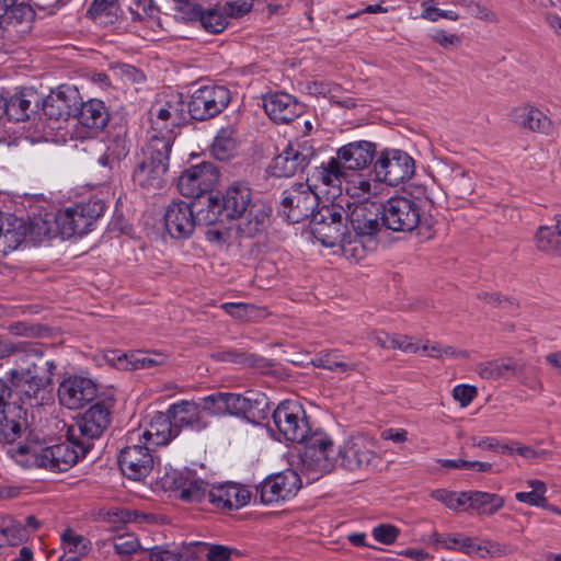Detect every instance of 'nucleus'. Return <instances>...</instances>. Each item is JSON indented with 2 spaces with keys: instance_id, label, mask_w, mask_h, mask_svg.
<instances>
[{
  "instance_id": "1",
  "label": "nucleus",
  "mask_w": 561,
  "mask_h": 561,
  "mask_svg": "<svg viewBox=\"0 0 561 561\" xmlns=\"http://www.w3.org/2000/svg\"><path fill=\"white\" fill-rule=\"evenodd\" d=\"M55 369L54 360L46 359L34 344L15 359V368L11 370L12 397L9 401L22 405L25 413L27 408L43 405L50 399L47 387L53 381Z\"/></svg>"
},
{
  "instance_id": "2",
  "label": "nucleus",
  "mask_w": 561,
  "mask_h": 561,
  "mask_svg": "<svg viewBox=\"0 0 561 561\" xmlns=\"http://www.w3.org/2000/svg\"><path fill=\"white\" fill-rule=\"evenodd\" d=\"M310 232L321 245L332 249L333 254H342L353 262L365 257L364 245L352 239L346 213L340 205L321 206L310 219Z\"/></svg>"
},
{
  "instance_id": "3",
  "label": "nucleus",
  "mask_w": 561,
  "mask_h": 561,
  "mask_svg": "<svg viewBox=\"0 0 561 561\" xmlns=\"http://www.w3.org/2000/svg\"><path fill=\"white\" fill-rule=\"evenodd\" d=\"M219 197L225 217L240 219L238 231L242 236L251 238L265 229L271 208L253 198V192L247 182H232Z\"/></svg>"
},
{
  "instance_id": "4",
  "label": "nucleus",
  "mask_w": 561,
  "mask_h": 561,
  "mask_svg": "<svg viewBox=\"0 0 561 561\" xmlns=\"http://www.w3.org/2000/svg\"><path fill=\"white\" fill-rule=\"evenodd\" d=\"M299 456L298 470L307 483L318 481L324 474L341 466V451L324 433H312L306 440Z\"/></svg>"
},
{
  "instance_id": "5",
  "label": "nucleus",
  "mask_w": 561,
  "mask_h": 561,
  "mask_svg": "<svg viewBox=\"0 0 561 561\" xmlns=\"http://www.w3.org/2000/svg\"><path fill=\"white\" fill-rule=\"evenodd\" d=\"M171 149L169 137L162 140L156 137H148L137 158L133 172L134 183L146 190L162 187L169 169Z\"/></svg>"
},
{
  "instance_id": "6",
  "label": "nucleus",
  "mask_w": 561,
  "mask_h": 561,
  "mask_svg": "<svg viewBox=\"0 0 561 561\" xmlns=\"http://www.w3.org/2000/svg\"><path fill=\"white\" fill-rule=\"evenodd\" d=\"M186 111L183 98L178 92H170L165 100H157L149 111V137L159 140L170 138L172 147L175 138V128L186 122Z\"/></svg>"
},
{
  "instance_id": "7",
  "label": "nucleus",
  "mask_w": 561,
  "mask_h": 561,
  "mask_svg": "<svg viewBox=\"0 0 561 561\" xmlns=\"http://www.w3.org/2000/svg\"><path fill=\"white\" fill-rule=\"evenodd\" d=\"M90 445L79 440L75 428L68 430L66 442L41 448L34 453L35 463L54 472L67 471L85 456Z\"/></svg>"
},
{
  "instance_id": "8",
  "label": "nucleus",
  "mask_w": 561,
  "mask_h": 561,
  "mask_svg": "<svg viewBox=\"0 0 561 561\" xmlns=\"http://www.w3.org/2000/svg\"><path fill=\"white\" fill-rule=\"evenodd\" d=\"M104 210L105 204L101 199L77 204L59 211L55 217V225L64 238L81 236L90 231Z\"/></svg>"
},
{
  "instance_id": "9",
  "label": "nucleus",
  "mask_w": 561,
  "mask_h": 561,
  "mask_svg": "<svg viewBox=\"0 0 561 561\" xmlns=\"http://www.w3.org/2000/svg\"><path fill=\"white\" fill-rule=\"evenodd\" d=\"M339 449L341 466L348 471L367 470L380 462L378 442L366 435L352 436Z\"/></svg>"
},
{
  "instance_id": "10",
  "label": "nucleus",
  "mask_w": 561,
  "mask_h": 561,
  "mask_svg": "<svg viewBox=\"0 0 561 561\" xmlns=\"http://www.w3.org/2000/svg\"><path fill=\"white\" fill-rule=\"evenodd\" d=\"M162 486L187 503L206 502L209 483L191 469H171L161 477Z\"/></svg>"
},
{
  "instance_id": "11",
  "label": "nucleus",
  "mask_w": 561,
  "mask_h": 561,
  "mask_svg": "<svg viewBox=\"0 0 561 561\" xmlns=\"http://www.w3.org/2000/svg\"><path fill=\"white\" fill-rule=\"evenodd\" d=\"M379 213L380 207L377 203H359L346 214L352 239H357L364 245L365 254L376 245V236L380 230Z\"/></svg>"
},
{
  "instance_id": "12",
  "label": "nucleus",
  "mask_w": 561,
  "mask_h": 561,
  "mask_svg": "<svg viewBox=\"0 0 561 561\" xmlns=\"http://www.w3.org/2000/svg\"><path fill=\"white\" fill-rule=\"evenodd\" d=\"M273 422L288 442L302 443L310 428L302 405L296 400H284L273 412Z\"/></svg>"
},
{
  "instance_id": "13",
  "label": "nucleus",
  "mask_w": 561,
  "mask_h": 561,
  "mask_svg": "<svg viewBox=\"0 0 561 561\" xmlns=\"http://www.w3.org/2000/svg\"><path fill=\"white\" fill-rule=\"evenodd\" d=\"M175 436H178V430L174 428L169 412H156L137 428L128 431L126 440L128 443L142 442L153 449L169 444Z\"/></svg>"
},
{
  "instance_id": "14",
  "label": "nucleus",
  "mask_w": 561,
  "mask_h": 561,
  "mask_svg": "<svg viewBox=\"0 0 561 561\" xmlns=\"http://www.w3.org/2000/svg\"><path fill=\"white\" fill-rule=\"evenodd\" d=\"M379 183L394 186L409 180L414 173L413 159L404 151L388 149L380 152L374 164Z\"/></svg>"
},
{
  "instance_id": "15",
  "label": "nucleus",
  "mask_w": 561,
  "mask_h": 561,
  "mask_svg": "<svg viewBox=\"0 0 561 561\" xmlns=\"http://www.w3.org/2000/svg\"><path fill=\"white\" fill-rule=\"evenodd\" d=\"M230 92L222 85H203L196 89L187 103L193 119L204 121L219 114L229 103Z\"/></svg>"
},
{
  "instance_id": "16",
  "label": "nucleus",
  "mask_w": 561,
  "mask_h": 561,
  "mask_svg": "<svg viewBox=\"0 0 561 561\" xmlns=\"http://www.w3.org/2000/svg\"><path fill=\"white\" fill-rule=\"evenodd\" d=\"M420 220V207L411 198L392 197L382 206V222L392 231L410 232L419 226Z\"/></svg>"
},
{
  "instance_id": "17",
  "label": "nucleus",
  "mask_w": 561,
  "mask_h": 561,
  "mask_svg": "<svg viewBox=\"0 0 561 561\" xmlns=\"http://www.w3.org/2000/svg\"><path fill=\"white\" fill-rule=\"evenodd\" d=\"M12 391L8 382L0 379V444H12L25 426V412L15 401H9Z\"/></svg>"
},
{
  "instance_id": "18",
  "label": "nucleus",
  "mask_w": 561,
  "mask_h": 561,
  "mask_svg": "<svg viewBox=\"0 0 561 561\" xmlns=\"http://www.w3.org/2000/svg\"><path fill=\"white\" fill-rule=\"evenodd\" d=\"M319 197L308 183H297L283 192V211L289 222H300L316 213Z\"/></svg>"
},
{
  "instance_id": "19",
  "label": "nucleus",
  "mask_w": 561,
  "mask_h": 561,
  "mask_svg": "<svg viewBox=\"0 0 561 561\" xmlns=\"http://www.w3.org/2000/svg\"><path fill=\"white\" fill-rule=\"evenodd\" d=\"M219 178L217 167L202 161L185 169L178 180L179 192L186 197H199L213 190Z\"/></svg>"
},
{
  "instance_id": "20",
  "label": "nucleus",
  "mask_w": 561,
  "mask_h": 561,
  "mask_svg": "<svg viewBox=\"0 0 561 561\" xmlns=\"http://www.w3.org/2000/svg\"><path fill=\"white\" fill-rule=\"evenodd\" d=\"M314 157V149L308 140L288 142L271 164L273 175L293 176L304 171Z\"/></svg>"
},
{
  "instance_id": "21",
  "label": "nucleus",
  "mask_w": 561,
  "mask_h": 561,
  "mask_svg": "<svg viewBox=\"0 0 561 561\" xmlns=\"http://www.w3.org/2000/svg\"><path fill=\"white\" fill-rule=\"evenodd\" d=\"M153 449L142 442L128 443L121 447L118 465L121 471L130 480H140L147 477L153 466Z\"/></svg>"
},
{
  "instance_id": "22",
  "label": "nucleus",
  "mask_w": 561,
  "mask_h": 561,
  "mask_svg": "<svg viewBox=\"0 0 561 561\" xmlns=\"http://www.w3.org/2000/svg\"><path fill=\"white\" fill-rule=\"evenodd\" d=\"M302 478L293 470H285L266 478L259 488L261 502L277 503L294 497L301 486Z\"/></svg>"
},
{
  "instance_id": "23",
  "label": "nucleus",
  "mask_w": 561,
  "mask_h": 561,
  "mask_svg": "<svg viewBox=\"0 0 561 561\" xmlns=\"http://www.w3.org/2000/svg\"><path fill=\"white\" fill-rule=\"evenodd\" d=\"M1 10L3 13L0 15V31L4 39L15 42L31 31L34 11L30 5L16 2Z\"/></svg>"
},
{
  "instance_id": "24",
  "label": "nucleus",
  "mask_w": 561,
  "mask_h": 561,
  "mask_svg": "<svg viewBox=\"0 0 561 561\" xmlns=\"http://www.w3.org/2000/svg\"><path fill=\"white\" fill-rule=\"evenodd\" d=\"M163 220L167 232L174 239L188 238L196 226L192 205L180 199L167 206Z\"/></svg>"
},
{
  "instance_id": "25",
  "label": "nucleus",
  "mask_w": 561,
  "mask_h": 561,
  "mask_svg": "<svg viewBox=\"0 0 561 561\" xmlns=\"http://www.w3.org/2000/svg\"><path fill=\"white\" fill-rule=\"evenodd\" d=\"M96 396L95 383L84 377L72 376L65 379L58 387L60 403L71 410L80 409Z\"/></svg>"
},
{
  "instance_id": "26",
  "label": "nucleus",
  "mask_w": 561,
  "mask_h": 561,
  "mask_svg": "<svg viewBox=\"0 0 561 561\" xmlns=\"http://www.w3.org/2000/svg\"><path fill=\"white\" fill-rule=\"evenodd\" d=\"M251 499V492L237 483L224 482L208 486L206 502L218 510H238L245 506Z\"/></svg>"
},
{
  "instance_id": "27",
  "label": "nucleus",
  "mask_w": 561,
  "mask_h": 561,
  "mask_svg": "<svg viewBox=\"0 0 561 561\" xmlns=\"http://www.w3.org/2000/svg\"><path fill=\"white\" fill-rule=\"evenodd\" d=\"M104 359L111 366L121 370H135L160 366L167 357L162 354H148L142 351L124 353L119 350H110L104 354Z\"/></svg>"
},
{
  "instance_id": "28",
  "label": "nucleus",
  "mask_w": 561,
  "mask_h": 561,
  "mask_svg": "<svg viewBox=\"0 0 561 561\" xmlns=\"http://www.w3.org/2000/svg\"><path fill=\"white\" fill-rule=\"evenodd\" d=\"M110 425V411L102 404L96 403L90 407L77 421L76 434L80 435L79 440L90 445V440L99 438Z\"/></svg>"
},
{
  "instance_id": "29",
  "label": "nucleus",
  "mask_w": 561,
  "mask_h": 561,
  "mask_svg": "<svg viewBox=\"0 0 561 561\" xmlns=\"http://www.w3.org/2000/svg\"><path fill=\"white\" fill-rule=\"evenodd\" d=\"M263 107L275 123H287L302 113V105L286 92H273L263 98Z\"/></svg>"
},
{
  "instance_id": "30",
  "label": "nucleus",
  "mask_w": 561,
  "mask_h": 561,
  "mask_svg": "<svg viewBox=\"0 0 561 561\" xmlns=\"http://www.w3.org/2000/svg\"><path fill=\"white\" fill-rule=\"evenodd\" d=\"M226 414L254 419L267 407L264 393L247 391L244 394L225 392Z\"/></svg>"
},
{
  "instance_id": "31",
  "label": "nucleus",
  "mask_w": 561,
  "mask_h": 561,
  "mask_svg": "<svg viewBox=\"0 0 561 561\" xmlns=\"http://www.w3.org/2000/svg\"><path fill=\"white\" fill-rule=\"evenodd\" d=\"M168 411L178 432L180 428L199 432L207 426V421L199 403L181 401L172 404Z\"/></svg>"
},
{
  "instance_id": "32",
  "label": "nucleus",
  "mask_w": 561,
  "mask_h": 561,
  "mask_svg": "<svg viewBox=\"0 0 561 561\" xmlns=\"http://www.w3.org/2000/svg\"><path fill=\"white\" fill-rule=\"evenodd\" d=\"M376 154V145L367 140L348 142L337 149L336 156L346 170H363Z\"/></svg>"
},
{
  "instance_id": "33",
  "label": "nucleus",
  "mask_w": 561,
  "mask_h": 561,
  "mask_svg": "<svg viewBox=\"0 0 561 561\" xmlns=\"http://www.w3.org/2000/svg\"><path fill=\"white\" fill-rule=\"evenodd\" d=\"M26 222L11 214L0 213V254L16 250L26 239Z\"/></svg>"
},
{
  "instance_id": "34",
  "label": "nucleus",
  "mask_w": 561,
  "mask_h": 561,
  "mask_svg": "<svg viewBox=\"0 0 561 561\" xmlns=\"http://www.w3.org/2000/svg\"><path fill=\"white\" fill-rule=\"evenodd\" d=\"M381 184L375 179L362 173L348 174L344 191L353 199L359 203H374L373 197L380 193Z\"/></svg>"
},
{
  "instance_id": "35",
  "label": "nucleus",
  "mask_w": 561,
  "mask_h": 561,
  "mask_svg": "<svg viewBox=\"0 0 561 561\" xmlns=\"http://www.w3.org/2000/svg\"><path fill=\"white\" fill-rule=\"evenodd\" d=\"M347 176V170L337 156L330 158L327 162H322L312 173V178L317 182L339 192L343 191Z\"/></svg>"
},
{
  "instance_id": "36",
  "label": "nucleus",
  "mask_w": 561,
  "mask_h": 561,
  "mask_svg": "<svg viewBox=\"0 0 561 561\" xmlns=\"http://www.w3.org/2000/svg\"><path fill=\"white\" fill-rule=\"evenodd\" d=\"M77 119L80 125L93 130H101L108 122V113L104 102L92 99L81 104Z\"/></svg>"
},
{
  "instance_id": "37",
  "label": "nucleus",
  "mask_w": 561,
  "mask_h": 561,
  "mask_svg": "<svg viewBox=\"0 0 561 561\" xmlns=\"http://www.w3.org/2000/svg\"><path fill=\"white\" fill-rule=\"evenodd\" d=\"M515 122L524 128L547 134L551 129L550 118L540 110L531 106H523L515 110Z\"/></svg>"
},
{
  "instance_id": "38",
  "label": "nucleus",
  "mask_w": 561,
  "mask_h": 561,
  "mask_svg": "<svg viewBox=\"0 0 561 561\" xmlns=\"http://www.w3.org/2000/svg\"><path fill=\"white\" fill-rule=\"evenodd\" d=\"M517 369L516 358L505 357L485 363H480L476 371L483 379L497 380L511 379L512 374Z\"/></svg>"
},
{
  "instance_id": "39",
  "label": "nucleus",
  "mask_w": 561,
  "mask_h": 561,
  "mask_svg": "<svg viewBox=\"0 0 561 561\" xmlns=\"http://www.w3.org/2000/svg\"><path fill=\"white\" fill-rule=\"evenodd\" d=\"M194 561L205 558L206 561H230L239 556V550L225 545L193 541Z\"/></svg>"
},
{
  "instance_id": "40",
  "label": "nucleus",
  "mask_w": 561,
  "mask_h": 561,
  "mask_svg": "<svg viewBox=\"0 0 561 561\" xmlns=\"http://www.w3.org/2000/svg\"><path fill=\"white\" fill-rule=\"evenodd\" d=\"M60 545L68 561L87 556L91 549V541L70 528L60 535Z\"/></svg>"
},
{
  "instance_id": "41",
  "label": "nucleus",
  "mask_w": 561,
  "mask_h": 561,
  "mask_svg": "<svg viewBox=\"0 0 561 561\" xmlns=\"http://www.w3.org/2000/svg\"><path fill=\"white\" fill-rule=\"evenodd\" d=\"M121 9L117 0H93L87 15L100 25H111L119 18Z\"/></svg>"
},
{
  "instance_id": "42",
  "label": "nucleus",
  "mask_w": 561,
  "mask_h": 561,
  "mask_svg": "<svg viewBox=\"0 0 561 561\" xmlns=\"http://www.w3.org/2000/svg\"><path fill=\"white\" fill-rule=\"evenodd\" d=\"M504 504L503 497L494 493L468 491L467 510H474L481 514L492 515Z\"/></svg>"
},
{
  "instance_id": "43",
  "label": "nucleus",
  "mask_w": 561,
  "mask_h": 561,
  "mask_svg": "<svg viewBox=\"0 0 561 561\" xmlns=\"http://www.w3.org/2000/svg\"><path fill=\"white\" fill-rule=\"evenodd\" d=\"M150 561H194L193 541L180 547L156 546L149 550Z\"/></svg>"
},
{
  "instance_id": "44",
  "label": "nucleus",
  "mask_w": 561,
  "mask_h": 561,
  "mask_svg": "<svg viewBox=\"0 0 561 561\" xmlns=\"http://www.w3.org/2000/svg\"><path fill=\"white\" fill-rule=\"evenodd\" d=\"M536 241L539 250L561 255V214L554 227H541L538 230Z\"/></svg>"
},
{
  "instance_id": "45",
  "label": "nucleus",
  "mask_w": 561,
  "mask_h": 561,
  "mask_svg": "<svg viewBox=\"0 0 561 561\" xmlns=\"http://www.w3.org/2000/svg\"><path fill=\"white\" fill-rule=\"evenodd\" d=\"M371 341L375 342L376 345L381 348L387 350H401L408 353H417L419 345L413 343L411 339L407 335H393L390 336L388 333L383 331H374L370 336Z\"/></svg>"
},
{
  "instance_id": "46",
  "label": "nucleus",
  "mask_w": 561,
  "mask_h": 561,
  "mask_svg": "<svg viewBox=\"0 0 561 561\" xmlns=\"http://www.w3.org/2000/svg\"><path fill=\"white\" fill-rule=\"evenodd\" d=\"M234 130L231 127L221 128L211 146L213 156L220 161L231 158L237 149Z\"/></svg>"
},
{
  "instance_id": "47",
  "label": "nucleus",
  "mask_w": 561,
  "mask_h": 561,
  "mask_svg": "<svg viewBox=\"0 0 561 561\" xmlns=\"http://www.w3.org/2000/svg\"><path fill=\"white\" fill-rule=\"evenodd\" d=\"M224 207L218 195H209L206 204L195 215V224L211 226L225 219Z\"/></svg>"
},
{
  "instance_id": "48",
  "label": "nucleus",
  "mask_w": 561,
  "mask_h": 561,
  "mask_svg": "<svg viewBox=\"0 0 561 561\" xmlns=\"http://www.w3.org/2000/svg\"><path fill=\"white\" fill-rule=\"evenodd\" d=\"M33 93L22 91L15 93L9 100L5 99L7 116L11 121L23 122L28 118Z\"/></svg>"
},
{
  "instance_id": "49",
  "label": "nucleus",
  "mask_w": 561,
  "mask_h": 561,
  "mask_svg": "<svg viewBox=\"0 0 561 561\" xmlns=\"http://www.w3.org/2000/svg\"><path fill=\"white\" fill-rule=\"evenodd\" d=\"M198 20L203 28L211 34L221 33L228 25V16L219 8L203 10Z\"/></svg>"
},
{
  "instance_id": "50",
  "label": "nucleus",
  "mask_w": 561,
  "mask_h": 561,
  "mask_svg": "<svg viewBox=\"0 0 561 561\" xmlns=\"http://www.w3.org/2000/svg\"><path fill=\"white\" fill-rule=\"evenodd\" d=\"M431 497L440 502L451 511H467L468 491L455 492L445 489H436L431 492Z\"/></svg>"
},
{
  "instance_id": "51",
  "label": "nucleus",
  "mask_w": 561,
  "mask_h": 561,
  "mask_svg": "<svg viewBox=\"0 0 561 561\" xmlns=\"http://www.w3.org/2000/svg\"><path fill=\"white\" fill-rule=\"evenodd\" d=\"M527 484L531 490L527 492H517L515 494V499L520 503H527L531 506L546 507L547 499L545 494L547 492V488L545 483L540 480H529Z\"/></svg>"
},
{
  "instance_id": "52",
  "label": "nucleus",
  "mask_w": 561,
  "mask_h": 561,
  "mask_svg": "<svg viewBox=\"0 0 561 561\" xmlns=\"http://www.w3.org/2000/svg\"><path fill=\"white\" fill-rule=\"evenodd\" d=\"M313 364L317 367H321L331 371H350L357 368L356 364H350L342 360V356L337 351H331L328 353H320L313 359Z\"/></svg>"
},
{
  "instance_id": "53",
  "label": "nucleus",
  "mask_w": 561,
  "mask_h": 561,
  "mask_svg": "<svg viewBox=\"0 0 561 561\" xmlns=\"http://www.w3.org/2000/svg\"><path fill=\"white\" fill-rule=\"evenodd\" d=\"M26 237L28 236L34 244H39L50 239L54 233L53 222L42 217H36L28 224L26 222Z\"/></svg>"
},
{
  "instance_id": "54",
  "label": "nucleus",
  "mask_w": 561,
  "mask_h": 561,
  "mask_svg": "<svg viewBox=\"0 0 561 561\" xmlns=\"http://www.w3.org/2000/svg\"><path fill=\"white\" fill-rule=\"evenodd\" d=\"M469 442L472 447L480 449L492 450L500 454L513 453V444L493 436H471Z\"/></svg>"
},
{
  "instance_id": "55",
  "label": "nucleus",
  "mask_w": 561,
  "mask_h": 561,
  "mask_svg": "<svg viewBox=\"0 0 561 561\" xmlns=\"http://www.w3.org/2000/svg\"><path fill=\"white\" fill-rule=\"evenodd\" d=\"M422 351L424 355L434 358H467L468 353L466 351L456 350L450 345H443L440 343L424 344L422 347L419 346V351Z\"/></svg>"
},
{
  "instance_id": "56",
  "label": "nucleus",
  "mask_w": 561,
  "mask_h": 561,
  "mask_svg": "<svg viewBox=\"0 0 561 561\" xmlns=\"http://www.w3.org/2000/svg\"><path fill=\"white\" fill-rule=\"evenodd\" d=\"M460 551L467 554L484 558L488 554L496 553L497 547L494 543L462 536Z\"/></svg>"
},
{
  "instance_id": "57",
  "label": "nucleus",
  "mask_w": 561,
  "mask_h": 561,
  "mask_svg": "<svg viewBox=\"0 0 561 561\" xmlns=\"http://www.w3.org/2000/svg\"><path fill=\"white\" fill-rule=\"evenodd\" d=\"M516 366L517 369L512 374V378L530 389L536 390L540 388V382L537 379L535 367L520 359H516Z\"/></svg>"
},
{
  "instance_id": "58",
  "label": "nucleus",
  "mask_w": 561,
  "mask_h": 561,
  "mask_svg": "<svg viewBox=\"0 0 561 561\" xmlns=\"http://www.w3.org/2000/svg\"><path fill=\"white\" fill-rule=\"evenodd\" d=\"M203 413L209 415L226 414V394L225 392H215L201 400L199 403Z\"/></svg>"
},
{
  "instance_id": "59",
  "label": "nucleus",
  "mask_w": 561,
  "mask_h": 561,
  "mask_svg": "<svg viewBox=\"0 0 561 561\" xmlns=\"http://www.w3.org/2000/svg\"><path fill=\"white\" fill-rule=\"evenodd\" d=\"M23 529L12 520H4L0 527V547L5 543L16 546L23 541Z\"/></svg>"
},
{
  "instance_id": "60",
  "label": "nucleus",
  "mask_w": 561,
  "mask_h": 561,
  "mask_svg": "<svg viewBox=\"0 0 561 561\" xmlns=\"http://www.w3.org/2000/svg\"><path fill=\"white\" fill-rule=\"evenodd\" d=\"M433 2V0H430L422 3V19L431 22H436L438 19H447L450 21L459 20V14L456 11L438 9L432 4Z\"/></svg>"
},
{
  "instance_id": "61",
  "label": "nucleus",
  "mask_w": 561,
  "mask_h": 561,
  "mask_svg": "<svg viewBox=\"0 0 561 561\" xmlns=\"http://www.w3.org/2000/svg\"><path fill=\"white\" fill-rule=\"evenodd\" d=\"M33 345L24 341L0 340V359L10 355H14L16 359L23 353H27Z\"/></svg>"
},
{
  "instance_id": "62",
  "label": "nucleus",
  "mask_w": 561,
  "mask_h": 561,
  "mask_svg": "<svg viewBox=\"0 0 561 561\" xmlns=\"http://www.w3.org/2000/svg\"><path fill=\"white\" fill-rule=\"evenodd\" d=\"M399 533L400 530L391 524H380L374 527L371 531L375 540L383 545L393 543L397 540Z\"/></svg>"
},
{
  "instance_id": "63",
  "label": "nucleus",
  "mask_w": 561,
  "mask_h": 561,
  "mask_svg": "<svg viewBox=\"0 0 561 561\" xmlns=\"http://www.w3.org/2000/svg\"><path fill=\"white\" fill-rule=\"evenodd\" d=\"M139 548V540L134 535L121 536L114 541V549L116 553L123 557H128L135 553Z\"/></svg>"
},
{
  "instance_id": "64",
  "label": "nucleus",
  "mask_w": 561,
  "mask_h": 561,
  "mask_svg": "<svg viewBox=\"0 0 561 561\" xmlns=\"http://www.w3.org/2000/svg\"><path fill=\"white\" fill-rule=\"evenodd\" d=\"M477 396V389L469 385H458L453 389V398L460 403L462 408L469 405Z\"/></svg>"
}]
</instances>
